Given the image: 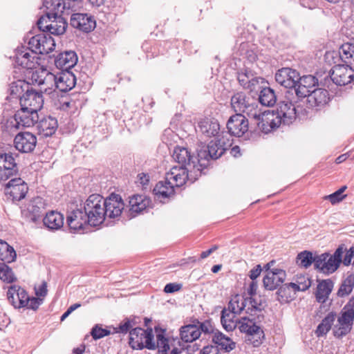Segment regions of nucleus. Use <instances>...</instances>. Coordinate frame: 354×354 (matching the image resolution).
<instances>
[{"label": "nucleus", "instance_id": "7", "mask_svg": "<svg viewBox=\"0 0 354 354\" xmlns=\"http://www.w3.org/2000/svg\"><path fill=\"white\" fill-rule=\"evenodd\" d=\"M317 85L318 80L315 76L307 75L300 77L299 75L295 88H291L290 91H286L285 97L288 103L292 104V106H295V104L306 97Z\"/></svg>", "mask_w": 354, "mask_h": 354}, {"label": "nucleus", "instance_id": "9", "mask_svg": "<svg viewBox=\"0 0 354 354\" xmlns=\"http://www.w3.org/2000/svg\"><path fill=\"white\" fill-rule=\"evenodd\" d=\"M83 209L89 221V225L99 226L105 221L104 197L100 194L90 195L83 204Z\"/></svg>", "mask_w": 354, "mask_h": 354}, {"label": "nucleus", "instance_id": "53", "mask_svg": "<svg viewBox=\"0 0 354 354\" xmlns=\"http://www.w3.org/2000/svg\"><path fill=\"white\" fill-rule=\"evenodd\" d=\"M58 123L56 118L51 116L46 118V137L51 136L57 131Z\"/></svg>", "mask_w": 354, "mask_h": 354}, {"label": "nucleus", "instance_id": "23", "mask_svg": "<svg viewBox=\"0 0 354 354\" xmlns=\"http://www.w3.org/2000/svg\"><path fill=\"white\" fill-rule=\"evenodd\" d=\"M87 220L88 217L82 205H80V208L76 207L68 212L66 222L71 230L77 231L84 229L85 225H89Z\"/></svg>", "mask_w": 354, "mask_h": 354}, {"label": "nucleus", "instance_id": "32", "mask_svg": "<svg viewBox=\"0 0 354 354\" xmlns=\"http://www.w3.org/2000/svg\"><path fill=\"white\" fill-rule=\"evenodd\" d=\"M237 80L243 88L253 91L262 78L256 76L251 71L245 69L238 73Z\"/></svg>", "mask_w": 354, "mask_h": 354}, {"label": "nucleus", "instance_id": "21", "mask_svg": "<svg viewBox=\"0 0 354 354\" xmlns=\"http://www.w3.org/2000/svg\"><path fill=\"white\" fill-rule=\"evenodd\" d=\"M172 157L180 165L178 167H189L194 170L201 167L198 163V157L192 156L188 149L185 147H176Z\"/></svg>", "mask_w": 354, "mask_h": 354}, {"label": "nucleus", "instance_id": "46", "mask_svg": "<svg viewBox=\"0 0 354 354\" xmlns=\"http://www.w3.org/2000/svg\"><path fill=\"white\" fill-rule=\"evenodd\" d=\"M317 260V255L313 256V253L311 252L304 250L299 254H298L297 257V263L305 268H307L311 266L312 263L314 264V268H315V261Z\"/></svg>", "mask_w": 354, "mask_h": 354}, {"label": "nucleus", "instance_id": "35", "mask_svg": "<svg viewBox=\"0 0 354 354\" xmlns=\"http://www.w3.org/2000/svg\"><path fill=\"white\" fill-rule=\"evenodd\" d=\"M180 336L182 341L186 343H191L198 339L201 336L199 328L194 321L192 324L185 325L180 328Z\"/></svg>", "mask_w": 354, "mask_h": 354}, {"label": "nucleus", "instance_id": "64", "mask_svg": "<svg viewBox=\"0 0 354 354\" xmlns=\"http://www.w3.org/2000/svg\"><path fill=\"white\" fill-rule=\"evenodd\" d=\"M44 19V15H41L40 17L39 18L37 22V28H39V30L41 32H44V28L43 27V20Z\"/></svg>", "mask_w": 354, "mask_h": 354}, {"label": "nucleus", "instance_id": "1", "mask_svg": "<svg viewBox=\"0 0 354 354\" xmlns=\"http://www.w3.org/2000/svg\"><path fill=\"white\" fill-rule=\"evenodd\" d=\"M44 38L41 35L32 37L28 42V49L21 46L17 49L15 54L16 64L23 68L31 70L32 80L39 85L44 83V57L41 50Z\"/></svg>", "mask_w": 354, "mask_h": 354}, {"label": "nucleus", "instance_id": "25", "mask_svg": "<svg viewBox=\"0 0 354 354\" xmlns=\"http://www.w3.org/2000/svg\"><path fill=\"white\" fill-rule=\"evenodd\" d=\"M299 73L290 68H282L276 73V82L288 88L287 91H290L291 88H295L297 80H298Z\"/></svg>", "mask_w": 354, "mask_h": 354}, {"label": "nucleus", "instance_id": "57", "mask_svg": "<svg viewBox=\"0 0 354 354\" xmlns=\"http://www.w3.org/2000/svg\"><path fill=\"white\" fill-rule=\"evenodd\" d=\"M182 288V284L176 283H169L166 284L164 288V291L167 293H173L180 290Z\"/></svg>", "mask_w": 354, "mask_h": 354}, {"label": "nucleus", "instance_id": "58", "mask_svg": "<svg viewBox=\"0 0 354 354\" xmlns=\"http://www.w3.org/2000/svg\"><path fill=\"white\" fill-rule=\"evenodd\" d=\"M199 354H221L217 346L209 345L203 348Z\"/></svg>", "mask_w": 354, "mask_h": 354}, {"label": "nucleus", "instance_id": "38", "mask_svg": "<svg viewBox=\"0 0 354 354\" xmlns=\"http://www.w3.org/2000/svg\"><path fill=\"white\" fill-rule=\"evenodd\" d=\"M212 341L214 344L220 346L221 348L226 352H230L236 347V343L234 342L218 330L214 333L212 337Z\"/></svg>", "mask_w": 354, "mask_h": 354}, {"label": "nucleus", "instance_id": "51", "mask_svg": "<svg viewBox=\"0 0 354 354\" xmlns=\"http://www.w3.org/2000/svg\"><path fill=\"white\" fill-rule=\"evenodd\" d=\"M136 324V323L133 319L126 318L118 327L114 328V330L115 333L126 334L128 332L129 333Z\"/></svg>", "mask_w": 354, "mask_h": 354}, {"label": "nucleus", "instance_id": "54", "mask_svg": "<svg viewBox=\"0 0 354 354\" xmlns=\"http://www.w3.org/2000/svg\"><path fill=\"white\" fill-rule=\"evenodd\" d=\"M194 322L196 323V325L197 326L198 328H199V331L201 333H203L205 334H214V328L209 320L199 322L198 319H195Z\"/></svg>", "mask_w": 354, "mask_h": 354}, {"label": "nucleus", "instance_id": "41", "mask_svg": "<svg viewBox=\"0 0 354 354\" xmlns=\"http://www.w3.org/2000/svg\"><path fill=\"white\" fill-rule=\"evenodd\" d=\"M17 257L14 248L7 242L0 239V259L6 263L13 262Z\"/></svg>", "mask_w": 354, "mask_h": 354}, {"label": "nucleus", "instance_id": "59", "mask_svg": "<svg viewBox=\"0 0 354 354\" xmlns=\"http://www.w3.org/2000/svg\"><path fill=\"white\" fill-rule=\"evenodd\" d=\"M354 257V248H351L346 252L344 259L342 260L344 266H349L351 263V260Z\"/></svg>", "mask_w": 354, "mask_h": 354}, {"label": "nucleus", "instance_id": "12", "mask_svg": "<svg viewBox=\"0 0 354 354\" xmlns=\"http://www.w3.org/2000/svg\"><path fill=\"white\" fill-rule=\"evenodd\" d=\"M343 250L338 248L333 254L328 252L317 255L315 270L325 275L335 272L342 262Z\"/></svg>", "mask_w": 354, "mask_h": 354}, {"label": "nucleus", "instance_id": "26", "mask_svg": "<svg viewBox=\"0 0 354 354\" xmlns=\"http://www.w3.org/2000/svg\"><path fill=\"white\" fill-rule=\"evenodd\" d=\"M18 171L15 160L11 153L0 154V180H6Z\"/></svg>", "mask_w": 354, "mask_h": 354}, {"label": "nucleus", "instance_id": "39", "mask_svg": "<svg viewBox=\"0 0 354 354\" xmlns=\"http://www.w3.org/2000/svg\"><path fill=\"white\" fill-rule=\"evenodd\" d=\"M335 317L336 313L334 312H330L326 315L325 318L322 319L321 323L317 326L315 330V334L317 337H322L328 333L334 323Z\"/></svg>", "mask_w": 354, "mask_h": 354}, {"label": "nucleus", "instance_id": "63", "mask_svg": "<svg viewBox=\"0 0 354 354\" xmlns=\"http://www.w3.org/2000/svg\"><path fill=\"white\" fill-rule=\"evenodd\" d=\"M82 1V0H62V2L66 4V8H67V9H72L75 6V3H79Z\"/></svg>", "mask_w": 354, "mask_h": 354}, {"label": "nucleus", "instance_id": "20", "mask_svg": "<svg viewBox=\"0 0 354 354\" xmlns=\"http://www.w3.org/2000/svg\"><path fill=\"white\" fill-rule=\"evenodd\" d=\"M44 98L42 92H36L32 87L27 90L22 97H20V105L21 107H25L30 112H36L40 111L43 106Z\"/></svg>", "mask_w": 354, "mask_h": 354}, {"label": "nucleus", "instance_id": "62", "mask_svg": "<svg viewBox=\"0 0 354 354\" xmlns=\"http://www.w3.org/2000/svg\"><path fill=\"white\" fill-rule=\"evenodd\" d=\"M34 290L35 295L37 297L44 296V281H42L41 283L38 286L35 285L34 286Z\"/></svg>", "mask_w": 354, "mask_h": 354}, {"label": "nucleus", "instance_id": "48", "mask_svg": "<svg viewBox=\"0 0 354 354\" xmlns=\"http://www.w3.org/2000/svg\"><path fill=\"white\" fill-rule=\"evenodd\" d=\"M0 279L6 283H12L16 280L12 268L5 261L0 262Z\"/></svg>", "mask_w": 354, "mask_h": 354}, {"label": "nucleus", "instance_id": "13", "mask_svg": "<svg viewBox=\"0 0 354 354\" xmlns=\"http://www.w3.org/2000/svg\"><path fill=\"white\" fill-rule=\"evenodd\" d=\"M129 344L133 349L142 350L147 348L154 350L156 344L153 342V333L151 328L145 330L136 327L129 332Z\"/></svg>", "mask_w": 354, "mask_h": 354}, {"label": "nucleus", "instance_id": "8", "mask_svg": "<svg viewBox=\"0 0 354 354\" xmlns=\"http://www.w3.org/2000/svg\"><path fill=\"white\" fill-rule=\"evenodd\" d=\"M47 45L50 46L48 48V50H46V59H48V63L53 61L55 66L61 71H70L77 64L78 58L75 51H64L57 55H53V57L49 55L55 46V41L50 35L48 37L46 35V46Z\"/></svg>", "mask_w": 354, "mask_h": 354}, {"label": "nucleus", "instance_id": "4", "mask_svg": "<svg viewBox=\"0 0 354 354\" xmlns=\"http://www.w3.org/2000/svg\"><path fill=\"white\" fill-rule=\"evenodd\" d=\"M66 5L62 0H46V17L50 22L46 25V32L60 35L65 32L67 23L62 17Z\"/></svg>", "mask_w": 354, "mask_h": 354}, {"label": "nucleus", "instance_id": "47", "mask_svg": "<svg viewBox=\"0 0 354 354\" xmlns=\"http://www.w3.org/2000/svg\"><path fill=\"white\" fill-rule=\"evenodd\" d=\"M354 288V274H351L342 281L338 291L339 297H344L348 295Z\"/></svg>", "mask_w": 354, "mask_h": 354}, {"label": "nucleus", "instance_id": "44", "mask_svg": "<svg viewBox=\"0 0 354 354\" xmlns=\"http://www.w3.org/2000/svg\"><path fill=\"white\" fill-rule=\"evenodd\" d=\"M31 88L30 84L22 80H18L13 82L10 85V93L12 96H15L16 98L20 100V97L27 93V90Z\"/></svg>", "mask_w": 354, "mask_h": 354}, {"label": "nucleus", "instance_id": "42", "mask_svg": "<svg viewBox=\"0 0 354 354\" xmlns=\"http://www.w3.org/2000/svg\"><path fill=\"white\" fill-rule=\"evenodd\" d=\"M259 102L266 106H272L277 102L274 91L270 87L263 88L259 95Z\"/></svg>", "mask_w": 354, "mask_h": 354}, {"label": "nucleus", "instance_id": "18", "mask_svg": "<svg viewBox=\"0 0 354 354\" xmlns=\"http://www.w3.org/2000/svg\"><path fill=\"white\" fill-rule=\"evenodd\" d=\"M226 126L230 136L241 137L248 131L249 121L243 114L236 113L229 118Z\"/></svg>", "mask_w": 354, "mask_h": 354}, {"label": "nucleus", "instance_id": "30", "mask_svg": "<svg viewBox=\"0 0 354 354\" xmlns=\"http://www.w3.org/2000/svg\"><path fill=\"white\" fill-rule=\"evenodd\" d=\"M310 286V282H308V284L302 285L301 287L295 283H288L282 286L281 285L277 292L279 301L281 302L288 301L289 299H292L297 291H304L307 290Z\"/></svg>", "mask_w": 354, "mask_h": 354}, {"label": "nucleus", "instance_id": "22", "mask_svg": "<svg viewBox=\"0 0 354 354\" xmlns=\"http://www.w3.org/2000/svg\"><path fill=\"white\" fill-rule=\"evenodd\" d=\"M151 199L145 195L135 194L129 197L128 216L134 218L142 214L150 206Z\"/></svg>", "mask_w": 354, "mask_h": 354}, {"label": "nucleus", "instance_id": "24", "mask_svg": "<svg viewBox=\"0 0 354 354\" xmlns=\"http://www.w3.org/2000/svg\"><path fill=\"white\" fill-rule=\"evenodd\" d=\"M333 83L339 86H345L354 80V70L348 66H335L330 73Z\"/></svg>", "mask_w": 354, "mask_h": 354}, {"label": "nucleus", "instance_id": "37", "mask_svg": "<svg viewBox=\"0 0 354 354\" xmlns=\"http://www.w3.org/2000/svg\"><path fill=\"white\" fill-rule=\"evenodd\" d=\"M64 225V216L57 212L50 211L46 213V228L49 230H58Z\"/></svg>", "mask_w": 354, "mask_h": 354}, {"label": "nucleus", "instance_id": "60", "mask_svg": "<svg viewBox=\"0 0 354 354\" xmlns=\"http://www.w3.org/2000/svg\"><path fill=\"white\" fill-rule=\"evenodd\" d=\"M262 271V268L261 265H257L253 269L250 271L249 277L250 278L254 281L261 274Z\"/></svg>", "mask_w": 354, "mask_h": 354}, {"label": "nucleus", "instance_id": "31", "mask_svg": "<svg viewBox=\"0 0 354 354\" xmlns=\"http://www.w3.org/2000/svg\"><path fill=\"white\" fill-rule=\"evenodd\" d=\"M44 209V201L41 197L34 198L29 205L28 211L30 213V221L38 225L43 223L44 225V215L42 214V209Z\"/></svg>", "mask_w": 354, "mask_h": 354}, {"label": "nucleus", "instance_id": "52", "mask_svg": "<svg viewBox=\"0 0 354 354\" xmlns=\"http://www.w3.org/2000/svg\"><path fill=\"white\" fill-rule=\"evenodd\" d=\"M346 188V186H342L334 193L325 196V199L329 200L333 205L339 203L346 196V195L343 194Z\"/></svg>", "mask_w": 354, "mask_h": 354}, {"label": "nucleus", "instance_id": "28", "mask_svg": "<svg viewBox=\"0 0 354 354\" xmlns=\"http://www.w3.org/2000/svg\"><path fill=\"white\" fill-rule=\"evenodd\" d=\"M28 109L21 107L15 114V124L16 129L29 127L38 122L39 116L36 112H30Z\"/></svg>", "mask_w": 354, "mask_h": 354}, {"label": "nucleus", "instance_id": "43", "mask_svg": "<svg viewBox=\"0 0 354 354\" xmlns=\"http://www.w3.org/2000/svg\"><path fill=\"white\" fill-rule=\"evenodd\" d=\"M339 55L344 62L352 64L354 62V39L344 43L340 48Z\"/></svg>", "mask_w": 354, "mask_h": 354}, {"label": "nucleus", "instance_id": "36", "mask_svg": "<svg viewBox=\"0 0 354 354\" xmlns=\"http://www.w3.org/2000/svg\"><path fill=\"white\" fill-rule=\"evenodd\" d=\"M333 282L331 279H324L320 281L315 292L316 300L319 303H325L331 293L333 288Z\"/></svg>", "mask_w": 354, "mask_h": 354}, {"label": "nucleus", "instance_id": "49", "mask_svg": "<svg viewBox=\"0 0 354 354\" xmlns=\"http://www.w3.org/2000/svg\"><path fill=\"white\" fill-rule=\"evenodd\" d=\"M246 299H241L238 295L230 300L228 304V309L235 314H240L245 307Z\"/></svg>", "mask_w": 354, "mask_h": 354}, {"label": "nucleus", "instance_id": "11", "mask_svg": "<svg viewBox=\"0 0 354 354\" xmlns=\"http://www.w3.org/2000/svg\"><path fill=\"white\" fill-rule=\"evenodd\" d=\"M201 168L193 169L189 167L174 166L166 174L167 183L171 184L173 187H179L183 185L186 181L193 183L201 176Z\"/></svg>", "mask_w": 354, "mask_h": 354}, {"label": "nucleus", "instance_id": "55", "mask_svg": "<svg viewBox=\"0 0 354 354\" xmlns=\"http://www.w3.org/2000/svg\"><path fill=\"white\" fill-rule=\"evenodd\" d=\"M110 334V331L107 329L102 328L97 325L95 326L91 332V335H92L94 339H99L105 336H107Z\"/></svg>", "mask_w": 354, "mask_h": 354}, {"label": "nucleus", "instance_id": "56", "mask_svg": "<svg viewBox=\"0 0 354 354\" xmlns=\"http://www.w3.org/2000/svg\"><path fill=\"white\" fill-rule=\"evenodd\" d=\"M245 299H246V302L249 301L250 304L251 305L250 310L252 312L254 311L255 313V314H253V315H254V317L257 318L259 315L255 316L256 312H257V311L261 312V309H262L261 303H259L255 298H254L253 297H251V296H250L249 297L245 298Z\"/></svg>", "mask_w": 354, "mask_h": 354}, {"label": "nucleus", "instance_id": "40", "mask_svg": "<svg viewBox=\"0 0 354 354\" xmlns=\"http://www.w3.org/2000/svg\"><path fill=\"white\" fill-rule=\"evenodd\" d=\"M153 193L158 198H167L174 194V188L171 184L165 181L158 182L153 188Z\"/></svg>", "mask_w": 354, "mask_h": 354}, {"label": "nucleus", "instance_id": "45", "mask_svg": "<svg viewBox=\"0 0 354 354\" xmlns=\"http://www.w3.org/2000/svg\"><path fill=\"white\" fill-rule=\"evenodd\" d=\"M157 338V347L158 348V352L160 354H182V350L178 348L174 347L168 353V351L170 349V346L169 344V340L166 338L162 334H158L156 336Z\"/></svg>", "mask_w": 354, "mask_h": 354}, {"label": "nucleus", "instance_id": "5", "mask_svg": "<svg viewBox=\"0 0 354 354\" xmlns=\"http://www.w3.org/2000/svg\"><path fill=\"white\" fill-rule=\"evenodd\" d=\"M232 144V140L227 133H223L218 139L211 140L207 145L201 144L197 149L198 163L205 166L203 161L216 160L221 157Z\"/></svg>", "mask_w": 354, "mask_h": 354}, {"label": "nucleus", "instance_id": "19", "mask_svg": "<svg viewBox=\"0 0 354 354\" xmlns=\"http://www.w3.org/2000/svg\"><path fill=\"white\" fill-rule=\"evenodd\" d=\"M71 26L82 31L88 33L96 27V21L93 16L87 13H73L70 19Z\"/></svg>", "mask_w": 354, "mask_h": 354}, {"label": "nucleus", "instance_id": "2", "mask_svg": "<svg viewBox=\"0 0 354 354\" xmlns=\"http://www.w3.org/2000/svg\"><path fill=\"white\" fill-rule=\"evenodd\" d=\"M236 315L228 308H224L221 311V322L223 327L227 331H232L239 327L241 333L247 335L245 341L257 347L261 345L264 338V332L257 325L258 322L263 318V315H258L254 317L252 313L248 316L241 317L239 320L236 319Z\"/></svg>", "mask_w": 354, "mask_h": 354}, {"label": "nucleus", "instance_id": "10", "mask_svg": "<svg viewBox=\"0 0 354 354\" xmlns=\"http://www.w3.org/2000/svg\"><path fill=\"white\" fill-rule=\"evenodd\" d=\"M7 297L9 302L15 308L26 307L35 310L42 304V299L30 297L24 288L17 285H12L8 288Z\"/></svg>", "mask_w": 354, "mask_h": 354}, {"label": "nucleus", "instance_id": "6", "mask_svg": "<svg viewBox=\"0 0 354 354\" xmlns=\"http://www.w3.org/2000/svg\"><path fill=\"white\" fill-rule=\"evenodd\" d=\"M51 86L46 87V95L52 99L59 97V92L66 93L71 90L76 84V77L70 71H63L57 75L52 73L46 74V84Z\"/></svg>", "mask_w": 354, "mask_h": 354}, {"label": "nucleus", "instance_id": "15", "mask_svg": "<svg viewBox=\"0 0 354 354\" xmlns=\"http://www.w3.org/2000/svg\"><path fill=\"white\" fill-rule=\"evenodd\" d=\"M231 106L236 113H245L250 119L258 116V104L243 92H238L231 97Z\"/></svg>", "mask_w": 354, "mask_h": 354}, {"label": "nucleus", "instance_id": "50", "mask_svg": "<svg viewBox=\"0 0 354 354\" xmlns=\"http://www.w3.org/2000/svg\"><path fill=\"white\" fill-rule=\"evenodd\" d=\"M251 120V125H255L258 130L268 133L270 132L272 130L276 129V127H272L268 122H263V120H261L259 118H250Z\"/></svg>", "mask_w": 354, "mask_h": 354}, {"label": "nucleus", "instance_id": "17", "mask_svg": "<svg viewBox=\"0 0 354 354\" xmlns=\"http://www.w3.org/2000/svg\"><path fill=\"white\" fill-rule=\"evenodd\" d=\"M105 219L118 218L124 209V203L120 195L111 194L104 198Z\"/></svg>", "mask_w": 354, "mask_h": 354}, {"label": "nucleus", "instance_id": "27", "mask_svg": "<svg viewBox=\"0 0 354 354\" xmlns=\"http://www.w3.org/2000/svg\"><path fill=\"white\" fill-rule=\"evenodd\" d=\"M286 272L280 268H272L263 279V286L266 290L277 289L285 281Z\"/></svg>", "mask_w": 354, "mask_h": 354}, {"label": "nucleus", "instance_id": "61", "mask_svg": "<svg viewBox=\"0 0 354 354\" xmlns=\"http://www.w3.org/2000/svg\"><path fill=\"white\" fill-rule=\"evenodd\" d=\"M257 287L258 286L256 281H251L247 289V295L251 297L256 295Z\"/></svg>", "mask_w": 354, "mask_h": 354}, {"label": "nucleus", "instance_id": "16", "mask_svg": "<svg viewBox=\"0 0 354 354\" xmlns=\"http://www.w3.org/2000/svg\"><path fill=\"white\" fill-rule=\"evenodd\" d=\"M28 192L27 183L21 178L11 179L4 189V194L8 201L17 203L24 199Z\"/></svg>", "mask_w": 354, "mask_h": 354}, {"label": "nucleus", "instance_id": "29", "mask_svg": "<svg viewBox=\"0 0 354 354\" xmlns=\"http://www.w3.org/2000/svg\"><path fill=\"white\" fill-rule=\"evenodd\" d=\"M36 143V137L29 132L19 133L14 139L15 148L22 153H28L33 151Z\"/></svg>", "mask_w": 354, "mask_h": 354}, {"label": "nucleus", "instance_id": "33", "mask_svg": "<svg viewBox=\"0 0 354 354\" xmlns=\"http://www.w3.org/2000/svg\"><path fill=\"white\" fill-rule=\"evenodd\" d=\"M306 97L310 107H319L328 102L329 93L324 88H314Z\"/></svg>", "mask_w": 354, "mask_h": 354}, {"label": "nucleus", "instance_id": "34", "mask_svg": "<svg viewBox=\"0 0 354 354\" xmlns=\"http://www.w3.org/2000/svg\"><path fill=\"white\" fill-rule=\"evenodd\" d=\"M198 127L199 131L207 137L215 136L220 129L217 120L207 118L202 119L198 122Z\"/></svg>", "mask_w": 354, "mask_h": 354}, {"label": "nucleus", "instance_id": "3", "mask_svg": "<svg viewBox=\"0 0 354 354\" xmlns=\"http://www.w3.org/2000/svg\"><path fill=\"white\" fill-rule=\"evenodd\" d=\"M258 116L251 118H259L263 122H268L272 127H279L281 124L289 125L296 118L295 106L288 103L287 101H281L277 104L276 110L261 111L259 109Z\"/></svg>", "mask_w": 354, "mask_h": 354}, {"label": "nucleus", "instance_id": "14", "mask_svg": "<svg viewBox=\"0 0 354 354\" xmlns=\"http://www.w3.org/2000/svg\"><path fill=\"white\" fill-rule=\"evenodd\" d=\"M354 321V297L349 299L343 308L341 315L337 318V324L335 326L333 333L337 337H342L349 333Z\"/></svg>", "mask_w": 354, "mask_h": 354}]
</instances>
